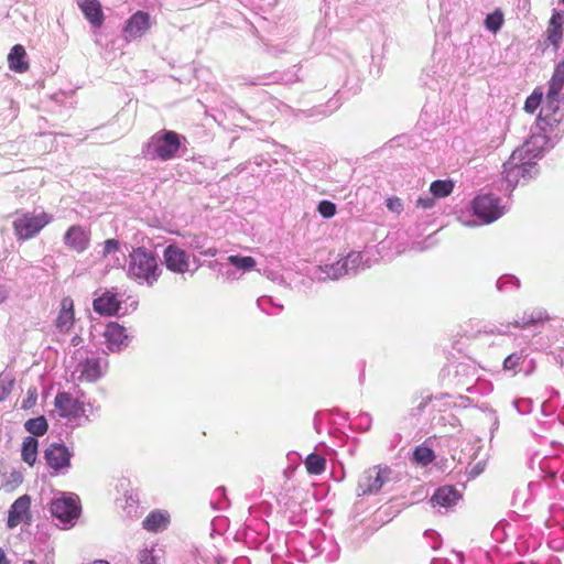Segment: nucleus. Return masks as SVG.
<instances>
[{
    "mask_svg": "<svg viewBox=\"0 0 564 564\" xmlns=\"http://www.w3.org/2000/svg\"><path fill=\"white\" fill-rule=\"evenodd\" d=\"M162 274L156 256L137 247L128 256V276L140 285L153 286Z\"/></svg>",
    "mask_w": 564,
    "mask_h": 564,
    "instance_id": "nucleus-1",
    "label": "nucleus"
},
{
    "mask_svg": "<svg viewBox=\"0 0 564 564\" xmlns=\"http://www.w3.org/2000/svg\"><path fill=\"white\" fill-rule=\"evenodd\" d=\"M564 87V61L560 62L549 82L545 102L538 116V122L543 130L545 127L552 128L562 119L558 102L560 94Z\"/></svg>",
    "mask_w": 564,
    "mask_h": 564,
    "instance_id": "nucleus-2",
    "label": "nucleus"
},
{
    "mask_svg": "<svg viewBox=\"0 0 564 564\" xmlns=\"http://www.w3.org/2000/svg\"><path fill=\"white\" fill-rule=\"evenodd\" d=\"M182 140H184V138L177 132L162 130L155 133L145 147L161 161H170L174 159L180 151Z\"/></svg>",
    "mask_w": 564,
    "mask_h": 564,
    "instance_id": "nucleus-3",
    "label": "nucleus"
},
{
    "mask_svg": "<svg viewBox=\"0 0 564 564\" xmlns=\"http://www.w3.org/2000/svg\"><path fill=\"white\" fill-rule=\"evenodd\" d=\"M52 221V216L45 212L40 214L22 213L12 223L18 240H28L36 236L46 225Z\"/></svg>",
    "mask_w": 564,
    "mask_h": 564,
    "instance_id": "nucleus-4",
    "label": "nucleus"
},
{
    "mask_svg": "<svg viewBox=\"0 0 564 564\" xmlns=\"http://www.w3.org/2000/svg\"><path fill=\"white\" fill-rule=\"evenodd\" d=\"M391 469L388 466H372L365 470L358 481L361 495L379 491L383 484L389 480Z\"/></svg>",
    "mask_w": 564,
    "mask_h": 564,
    "instance_id": "nucleus-5",
    "label": "nucleus"
},
{
    "mask_svg": "<svg viewBox=\"0 0 564 564\" xmlns=\"http://www.w3.org/2000/svg\"><path fill=\"white\" fill-rule=\"evenodd\" d=\"M54 406L61 417L69 421L76 420L85 413L84 402L64 391L55 395Z\"/></svg>",
    "mask_w": 564,
    "mask_h": 564,
    "instance_id": "nucleus-6",
    "label": "nucleus"
},
{
    "mask_svg": "<svg viewBox=\"0 0 564 564\" xmlns=\"http://www.w3.org/2000/svg\"><path fill=\"white\" fill-rule=\"evenodd\" d=\"M166 269L176 274H184L189 270L188 253L175 245H169L163 251Z\"/></svg>",
    "mask_w": 564,
    "mask_h": 564,
    "instance_id": "nucleus-7",
    "label": "nucleus"
},
{
    "mask_svg": "<svg viewBox=\"0 0 564 564\" xmlns=\"http://www.w3.org/2000/svg\"><path fill=\"white\" fill-rule=\"evenodd\" d=\"M151 28L150 14L144 11H137L127 21L123 28V37L127 42L143 36Z\"/></svg>",
    "mask_w": 564,
    "mask_h": 564,
    "instance_id": "nucleus-8",
    "label": "nucleus"
},
{
    "mask_svg": "<svg viewBox=\"0 0 564 564\" xmlns=\"http://www.w3.org/2000/svg\"><path fill=\"white\" fill-rule=\"evenodd\" d=\"M474 214L485 223H491L501 216L498 199L491 195L478 196L473 202Z\"/></svg>",
    "mask_w": 564,
    "mask_h": 564,
    "instance_id": "nucleus-9",
    "label": "nucleus"
},
{
    "mask_svg": "<svg viewBox=\"0 0 564 564\" xmlns=\"http://www.w3.org/2000/svg\"><path fill=\"white\" fill-rule=\"evenodd\" d=\"M64 243L68 249L83 253L90 245V231L80 225H73L64 235Z\"/></svg>",
    "mask_w": 564,
    "mask_h": 564,
    "instance_id": "nucleus-10",
    "label": "nucleus"
},
{
    "mask_svg": "<svg viewBox=\"0 0 564 564\" xmlns=\"http://www.w3.org/2000/svg\"><path fill=\"white\" fill-rule=\"evenodd\" d=\"M70 457L69 449L61 443H53L44 451L46 464L55 471L69 467Z\"/></svg>",
    "mask_w": 564,
    "mask_h": 564,
    "instance_id": "nucleus-11",
    "label": "nucleus"
},
{
    "mask_svg": "<svg viewBox=\"0 0 564 564\" xmlns=\"http://www.w3.org/2000/svg\"><path fill=\"white\" fill-rule=\"evenodd\" d=\"M79 507L73 498L56 499L51 505L52 514L63 523H69L79 516Z\"/></svg>",
    "mask_w": 564,
    "mask_h": 564,
    "instance_id": "nucleus-12",
    "label": "nucleus"
},
{
    "mask_svg": "<svg viewBox=\"0 0 564 564\" xmlns=\"http://www.w3.org/2000/svg\"><path fill=\"white\" fill-rule=\"evenodd\" d=\"M104 337L108 349L111 351H118L128 344L126 328L115 322L106 326Z\"/></svg>",
    "mask_w": 564,
    "mask_h": 564,
    "instance_id": "nucleus-13",
    "label": "nucleus"
},
{
    "mask_svg": "<svg viewBox=\"0 0 564 564\" xmlns=\"http://www.w3.org/2000/svg\"><path fill=\"white\" fill-rule=\"evenodd\" d=\"M75 322L74 301L65 296L61 301V308L55 321V326L61 333H69Z\"/></svg>",
    "mask_w": 564,
    "mask_h": 564,
    "instance_id": "nucleus-14",
    "label": "nucleus"
},
{
    "mask_svg": "<svg viewBox=\"0 0 564 564\" xmlns=\"http://www.w3.org/2000/svg\"><path fill=\"white\" fill-rule=\"evenodd\" d=\"M31 499L28 495L19 497L11 506L8 516V527L15 528L29 517Z\"/></svg>",
    "mask_w": 564,
    "mask_h": 564,
    "instance_id": "nucleus-15",
    "label": "nucleus"
},
{
    "mask_svg": "<svg viewBox=\"0 0 564 564\" xmlns=\"http://www.w3.org/2000/svg\"><path fill=\"white\" fill-rule=\"evenodd\" d=\"M120 304L121 302L115 293L106 291L94 300L93 307L100 315L112 316L119 311Z\"/></svg>",
    "mask_w": 564,
    "mask_h": 564,
    "instance_id": "nucleus-16",
    "label": "nucleus"
},
{
    "mask_svg": "<svg viewBox=\"0 0 564 564\" xmlns=\"http://www.w3.org/2000/svg\"><path fill=\"white\" fill-rule=\"evenodd\" d=\"M85 18L95 28H100L105 17L99 0H75Z\"/></svg>",
    "mask_w": 564,
    "mask_h": 564,
    "instance_id": "nucleus-17",
    "label": "nucleus"
},
{
    "mask_svg": "<svg viewBox=\"0 0 564 564\" xmlns=\"http://www.w3.org/2000/svg\"><path fill=\"white\" fill-rule=\"evenodd\" d=\"M28 54L25 48L21 44L12 46L8 54V66L15 73H25L30 69V64L26 61Z\"/></svg>",
    "mask_w": 564,
    "mask_h": 564,
    "instance_id": "nucleus-18",
    "label": "nucleus"
},
{
    "mask_svg": "<svg viewBox=\"0 0 564 564\" xmlns=\"http://www.w3.org/2000/svg\"><path fill=\"white\" fill-rule=\"evenodd\" d=\"M563 17L560 12H554L549 20L545 32L546 40L557 50L563 40Z\"/></svg>",
    "mask_w": 564,
    "mask_h": 564,
    "instance_id": "nucleus-19",
    "label": "nucleus"
},
{
    "mask_svg": "<svg viewBox=\"0 0 564 564\" xmlns=\"http://www.w3.org/2000/svg\"><path fill=\"white\" fill-rule=\"evenodd\" d=\"M549 321V315L545 311L542 310H532L530 312H523L521 317L514 319L511 325L517 328H529L532 326H536L539 324H543Z\"/></svg>",
    "mask_w": 564,
    "mask_h": 564,
    "instance_id": "nucleus-20",
    "label": "nucleus"
},
{
    "mask_svg": "<svg viewBox=\"0 0 564 564\" xmlns=\"http://www.w3.org/2000/svg\"><path fill=\"white\" fill-rule=\"evenodd\" d=\"M459 492L452 486L440 487L432 496V502L436 506L449 508L459 500Z\"/></svg>",
    "mask_w": 564,
    "mask_h": 564,
    "instance_id": "nucleus-21",
    "label": "nucleus"
},
{
    "mask_svg": "<svg viewBox=\"0 0 564 564\" xmlns=\"http://www.w3.org/2000/svg\"><path fill=\"white\" fill-rule=\"evenodd\" d=\"M170 516L164 511L150 512L142 522L143 528L149 532H159L167 528Z\"/></svg>",
    "mask_w": 564,
    "mask_h": 564,
    "instance_id": "nucleus-22",
    "label": "nucleus"
},
{
    "mask_svg": "<svg viewBox=\"0 0 564 564\" xmlns=\"http://www.w3.org/2000/svg\"><path fill=\"white\" fill-rule=\"evenodd\" d=\"M101 375L99 358H87L80 364V377L87 381H96Z\"/></svg>",
    "mask_w": 564,
    "mask_h": 564,
    "instance_id": "nucleus-23",
    "label": "nucleus"
},
{
    "mask_svg": "<svg viewBox=\"0 0 564 564\" xmlns=\"http://www.w3.org/2000/svg\"><path fill=\"white\" fill-rule=\"evenodd\" d=\"M39 442L33 436H28L22 443L21 456L23 462L33 466L37 458Z\"/></svg>",
    "mask_w": 564,
    "mask_h": 564,
    "instance_id": "nucleus-24",
    "label": "nucleus"
},
{
    "mask_svg": "<svg viewBox=\"0 0 564 564\" xmlns=\"http://www.w3.org/2000/svg\"><path fill=\"white\" fill-rule=\"evenodd\" d=\"M435 459L434 451L427 446H416L412 453L411 460L415 465L427 466Z\"/></svg>",
    "mask_w": 564,
    "mask_h": 564,
    "instance_id": "nucleus-25",
    "label": "nucleus"
},
{
    "mask_svg": "<svg viewBox=\"0 0 564 564\" xmlns=\"http://www.w3.org/2000/svg\"><path fill=\"white\" fill-rule=\"evenodd\" d=\"M525 165H519L516 162V153H513L508 162L503 164V173L506 174V180L508 182H518V177L523 175L525 172Z\"/></svg>",
    "mask_w": 564,
    "mask_h": 564,
    "instance_id": "nucleus-26",
    "label": "nucleus"
},
{
    "mask_svg": "<svg viewBox=\"0 0 564 564\" xmlns=\"http://www.w3.org/2000/svg\"><path fill=\"white\" fill-rule=\"evenodd\" d=\"M25 430L35 436H42L47 432L48 424L43 415L30 419L24 424Z\"/></svg>",
    "mask_w": 564,
    "mask_h": 564,
    "instance_id": "nucleus-27",
    "label": "nucleus"
},
{
    "mask_svg": "<svg viewBox=\"0 0 564 564\" xmlns=\"http://www.w3.org/2000/svg\"><path fill=\"white\" fill-rule=\"evenodd\" d=\"M305 467L308 474L319 475L325 470L326 460L318 454H310L305 459Z\"/></svg>",
    "mask_w": 564,
    "mask_h": 564,
    "instance_id": "nucleus-28",
    "label": "nucleus"
},
{
    "mask_svg": "<svg viewBox=\"0 0 564 564\" xmlns=\"http://www.w3.org/2000/svg\"><path fill=\"white\" fill-rule=\"evenodd\" d=\"M454 188V183L451 180H437L434 181L431 186V193L438 198L448 196Z\"/></svg>",
    "mask_w": 564,
    "mask_h": 564,
    "instance_id": "nucleus-29",
    "label": "nucleus"
},
{
    "mask_svg": "<svg viewBox=\"0 0 564 564\" xmlns=\"http://www.w3.org/2000/svg\"><path fill=\"white\" fill-rule=\"evenodd\" d=\"M228 262L231 265H234L235 268H237L238 270H242V271H250V270L254 269V267L257 265L254 258H252L250 256H245V257L229 256Z\"/></svg>",
    "mask_w": 564,
    "mask_h": 564,
    "instance_id": "nucleus-30",
    "label": "nucleus"
},
{
    "mask_svg": "<svg viewBox=\"0 0 564 564\" xmlns=\"http://www.w3.org/2000/svg\"><path fill=\"white\" fill-rule=\"evenodd\" d=\"M503 24V13L497 9L495 12L488 14L485 19V26L496 33L498 32Z\"/></svg>",
    "mask_w": 564,
    "mask_h": 564,
    "instance_id": "nucleus-31",
    "label": "nucleus"
},
{
    "mask_svg": "<svg viewBox=\"0 0 564 564\" xmlns=\"http://www.w3.org/2000/svg\"><path fill=\"white\" fill-rule=\"evenodd\" d=\"M14 387V378L10 373H0V402L3 401Z\"/></svg>",
    "mask_w": 564,
    "mask_h": 564,
    "instance_id": "nucleus-32",
    "label": "nucleus"
},
{
    "mask_svg": "<svg viewBox=\"0 0 564 564\" xmlns=\"http://www.w3.org/2000/svg\"><path fill=\"white\" fill-rule=\"evenodd\" d=\"M543 94L541 90H534L525 100L524 102V110L528 113H534V111L538 109V107L542 102Z\"/></svg>",
    "mask_w": 564,
    "mask_h": 564,
    "instance_id": "nucleus-33",
    "label": "nucleus"
},
{
    "mask_svg": "<svg viewBox=\"0 0 564 564\" xmlns=\"http://www.w3.org/2000/svg\"><path fill=\"white\" fill-rule=\"evenodd\" d=\"M524 359L522 354H511L509 355L505 361H503V369L510 370V371H517L521 365L523 364Z\"/></svg>",
    "mask_w": 564,
    "mask_h": 564,
    "instance_id": "nucleus-34",
    "label": "nucleus"
},
{
    "mask_svg": "<svg viewBox=\"0 0 564 564\" xmlns=\"http://www.w3.org/2000/svg\"><path fill=\"white\" fill-rule=\"evenodd\" d=\"M317 210L324 218H332L336 214V205L330 200H322Z\"/></svg>",
    "mask_w": 564,
    "mask_h": 564,
    "instance_id": "nucleus-35",
    "label": "nucleus"
},
{
    "mask_svg": "<svg viewBox=\"0 0 564 564\" xmlns=\"http://www.w3.org/2000/svg\"><path fill=\"white\" fill-rule=\"evenodd\" d=\"M119 250V241L117 239H107L104 242L102 257L106 258L111 253H115Z\"/></svg>",
    "mask_w": 564,
    "mask_h": 564,
    "instance_id": "nucleus-36",
    "label": "nucleus"
},
{
    "mask_svg": "<svg viewBox=\"0 0 564 564\" xmlns=\"http://www.w3.org/2000/svg\"><path fill=\"white\" fill-rule=\"evenodd\" d=\"M138 564H158L152 552L148 549L141 550L138 554Z\"/></svg>",
    "mask_w": 564,
    "mask_h": 564,
    "instance_id": "nucleus-37",
    "label": "nucleus"
},
{
    "mask_svg": "<svg viewBox=\"0 0 564 564\" xmlns=\"http://www.w3.org/2000/svg\"><path fill=\"white\" fill-rule=\"evenodd\" d=\"M37 400L36 389H30L28 391V398L22 402V409L28 410L35 405Z\"/></svg>",
    "mask_w": 564,
    "mask_h": 564,
    "instance_id": "nucleus-38",
    "label": "nucleus"
},
{
    "mask_svg": "<svg viewBox=\"0 0 564 564\" xmlns=\"http://www.w3.org/2000/svg\"><path fill=\"white\" fill-rule=\"evenodd\" d=\"M387 207L390 210L399 213L402 209V202L398 197L388 198L387 199Z\"/></svg>",
    "mask_w": 564,
    "mask_h": 564,
    "instance_id": "nucleus-39",
    "label": "nucleus"
},
{
    "mask_svg": "<svg viewBox=\"0 0 564 564\" xmlns=\"http://www.w3.org/2000/svg\"><path fill=\"white\" fill-rule=\"evenodd\" d=\"M200 253L203 256H208V257H215L217 254V249L216 248H209L205 251H200Z\"/></svg>",
    "mask_w": 564,
    "mask_h": 564,
    "instance_id": "nucleus-40",
    "label": "nucleus"
},
{
    "mask_svg": "<svg viewBox=\"0 0 564 564\" xmlns=\"http://www.w3.org/2000/svg\"><path fill=\"white\" fill-rule=\"evenodd\" d=\"M0 564H10L4 551L0 547Z\"/></svg>",
    "mask_w": 564,
    "mask_h": 564,
    "instance_id": "nucleus-41",
    "label": "nucleus"
},
{
    "mask_svg": "<svg viewBox=\"0 0 564 564\" xmlns=\"http://www.w3.org/2000/svg\"><path fill=\"white\" fill-rule=\"evenodd\" d=\"M431 400H432V398H431V397H429V398L424 401V403H422V404L420 405V408H421V409H422V408H424V406L426 405V403H427V402H430Z\"/></svg>",
    "mask_w": 564,
    "mask_h": 564,
    "instance_id": "nucleus-42",
    "label": "nucleus"
},
{
    "mask_svg": "<svg viewBox=\"0 0 564 564\" xmlns=\"http://www.w3.org/2000/svg\"><path fill=\"white\" fill-rule=\"evenodd\" d=\"M93 564H109L107 561L98 560L95 561Z\"/></svg>",
    "mask_w": 564,
    "mask_h": 564,
    "instance_id": "nucleus-43",
    "label": "nucleus"
},
{
    "mask_svg": "<svg viewBox=\"0 0 564 564\" xmlns=\"http://www.w3.org/2000/svg\"><path fill=\"white\" fill-rule=\"evenodd\" d=\"M419 204H421L424 208H427L431 206V204H423L422 199H419Z\"/></svg>",
    "mask_w": 564,
    "mask_h": 564,
    "instance_id": "nucleus-44",
    "label": "nucleus"
},
{
    "mask_svg": "<svg viewBox=\"0 0 564 564\" xmlns=\"http://www.w3.org/2000/svg\"><path fill=\"white\" fill-rule=\"evenodd\" d=\"M4 301V295L3 293L0 291V304Z\"/></svg>",
    "mask_w": 564,
    "mask_h": 564,
    "instance_id": "nucleus-45",
    "label": "nucleus"
},
{
    "mask_svg": "<svg viewBox=\"0 0 564 564\" xmlns=\"http://www.w3.org/2000/svg\"><path fill=\"white\" fill-rule=\"evenodd\" d=\"M194 247H195L196 249H200L199 242H196V243L194 245Z\"/></svg>",
    "mask_w": 564,
    "mask_h": 564,
    "instance_id": "nucleus-46",
    "label": "nucleus"
},
{
    "mask_svg": "<svg viewBox=\"0 0 564 564\" xmlns=\"http://www.w3.org/2000/svg\"><path fill=\"white\" fill-rule=\"evenodd\" d=\"M73 341L78 343L77 337H73Z\"/></svg>",
    "mask_w": 564,
    "mask_h": 564,
    "instance_id": "nucleus-47",
    "label": "nucleus"
},
{
    "mask_svg": "<svg viewBox=\"0 0 564 564\" xmlns=\"http://www.w3.org/2000/svg\"><path fill=\"white\" fill-rule=\"evenodd\" d=\"M73 341L78 343L77 337H73Z\"/></svg>",
    "mask_w": 564,
    "mask_h": 564,
    "instance_id": "nucleus-48",
    "label": "nucleus"
},
{
    "mask_svg": "<svg viewBox=\"0 0 564 564\" xmlns=\"http://www.w3.org/2000/svg\"><path fill=\"white\" fill-rule=\"evenodd\" d=\"M561 2L564 4V0H561Z\"/></svg>",
    "mask_w": 564,
    "mask_h": 564,
    "instance_id": "nucleus-49",
    "label": "nucleus"
},
{
    "mask_svg": "<svg viewBox=\"0 0 564 564\" xmlns=\"http://www.w3.org/2000/svg\"><path fill=\"white\" fill-rule=\"evenodd\" d=\"M30 564H34L33 562H30Z\"/></svg>",
    "mask_w": 564,
    "mask_h": 564,
    "instance_id": "nucleus-50",
    "label": "nucleus"
}]
</instances>
